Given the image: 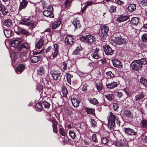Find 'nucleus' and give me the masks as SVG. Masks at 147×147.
Here are the masks:
<instances>
[{"label":"nucleus","mask_w":147,"mask_h":147,"mask_svg":"<svg viewBox=\"0 0 147 147\" xmlns=\"http://www.w3.org/2000/svg\"><path fill=\"white\" fill-rule=\"evenodd\" d=\"M72 103L74 107H77L79 105V103L80 102V101L75 98L71 99Z\"/></svg>","instance_id":"obj_23"},{"label":"nucleus","mask_w":147,"mask_h":147,"mask_svg":"<svg viewBox=\"0 0 147 147\" xmlns=\"http://www.w3.org/2000/svg\"><path fill=\"white\" fill-rule=\"evenodd\" d=\"M136 8V6L135 5L133 4H130L128 7V9L129 11L130 12L134 11Z\"/></svg>","instance_id":"obj_32"},{"label":"nucleus","mask_w":147,"mask_h":147,"mask_svg":"<svg viewBox=\"0 0 147 147\" xmlns=\"http://www.w3.org/2000/svg\"><path fill=\"white\" fill-rule=\"evenodd\" d=\"M25 65L23 64L18 65L17 67L16 72L18 74H20L24 69Z\"/></svg>","instance_id":"obj_21"},{"label":"nucleus","mask_w":147,"mask_h":147,"mask_svg":"<svg viewBox=\"0 0 147 147\" xmlns=\"http://www.w3.org/2000/svg\"><path fill=\"white\" fill-rule=\"evenodd\" d=\"M123 131L127 135L135 136L136 135V133L133 129L130 128H124Z\"/></svg>","instance_id":"obj_14"},{"label":"nucleus","mask_w":147,"mask_h":147,"mask_svg":"<svg viewBox=\"0 0 147 147\" xmlns=\"http://www.w3.org/2000/svg\"><path fill=\"white\" fill-rule=\"evenodd\" d=\"M20 56V52H13L11 53L10 57L12 60L14 61Z\"/></svg>","instance_id":"obj_17"},{"label":"nucleus","mask_w":147,"mask_h":147,"mask_svg":"<svg viewBox=\"0 0 147 147\" xmlns=\"http://www.w3.org/2000/svg\"><path fill=\"white\" fill-rule=\"evenodd\" d=\"M36 110L38 111H41L42 110V109L40 102L37 103L35 105Z\"/></svg>","instance_id":"obj_33"},{"label":"nucleus","mask_w":147,"mask_h":147,"mask_svg":"<svg viewBox=\"0 0 147 147\" xmlns=\"http://www.w3.org/2000/svg\"><path fill=\"white\" fill-rule=\"evenodd\" d=\"M66 77L68 82L69 84H71V78H72L73 76L69 73H67L66 74Z\"/></svg>","instance_id":"obj_37"},{"label":"nucleus","mask_w":147,"mask_h":147,"mask_svg":"<svg viewBox=\"0 0 147 147\" xmlns=\"http://www.w3.org/2000/svg\"><path fill=\"white\" fill-rule=\"evenodd\" d=\"M44 43V40L40 39L38 42L36 44V47L38 49H39L41 48L43 45Z\"/></svg>","instance_id":"obj_29"},{"label":"nucleus","mask_w":147,"mask_h":147,"mask_svg":"<svg viewBox=\"0 0 147 147\" xmlns=\"http://www.w3.org/2000/svg\"><path fill=\"white\" fill-rule=\"evenodd\" d=\"M141 139L143 142L147 143V136L144 135V134L142 135L141 137Z\"/></svg>","instance_id":"obj_50"},{"label":"nucleus","mask_w":147,"mask_h":147,"mask_svg":"<svg viewBox=\"0 0 147 147\" xmlns=\"http://www.w3.org/2000/svg\"><path fill=\"white\" fill-rule=\"evenodd\" d=\"M82 50V47L80 45L78 46L76 49L73 51L72 54L74 55H78L80 54V52Z\"/></svg>","instance_id":"obj_24"},{"label":"nucleus","mask_w":147,"mask_h":147,"mask_svg":"<svg viewBox=\"0 0 147 147\" xmlns=\"http://www.w3.org/2000/svg\"><path fill=\"white\" fill-rule=\"evenodd\" d=\"M28 3L25 0H23L22 2L20 3V7L19 9V11H20L22 9H25L26 8Z\"/></svg>","instance_id":"obj_22"},{"label":"nucleus","mask_w":147,"mask_h":147,"mask_svg":"<svg viewBox=\"0 0 147 147\" xmlns=\"http://www.w3.org/2000/svg\"><path fill=\"white\" fill-rule=\"evenodd\" d=\"M114 66L117 68H120L122 67L121 62L117 59H114L112 60Z\"/></svg>","instance_id":"obj_18"},{"label":"nucleus","mask_w":147,"mask_h":147,"mask_svg":"<svg viewBox=\"0 0 147 147\" xmlns=\"http://www.w3.org/2000/svg\"><path fill=\"white\" fill-rule=\"evenodd\" d=\"M50 74L53 79L56 80H58L61 76V71L58 69L51 70Z\"/></svg>","instance_id":"obj_6"},{"label":"nucleus","mask_w":147,"mask_h":147,"mask_svg":"<svg viewBox=\"0 0 147 147\" xmlns=\"http://www.w3.org/2000/svg\"><path fill=\"white\" fill-rule=\"evenodd\" d=\"M43 86L42 85H39L37 86V89L39 91H41L43 89Z\"/></svg>","instance_id":"obj_60"},{"label":"nucleus","mask_w":147,"mask_h":147,"mask_svg":"<svg viewBox=\"0 0 147 147\" xmlns=\"http://www.w3.org/2000/svg\"><path fill=\"white\" fill-rule=\"evenodd\" d=\"M93 53L92 54V57L96 59H97L101 57V53L102 51L98 48H96L93 51Z\"/></svg>","instance_id":"obj_7"},{"label":"nucleus","mask_w":147,"mask_h":147,"mask_svg":"<svg viewBox=\"0 0 147 147\" xmlns=\"http://www.w3.org/2000/svg\"><path fill=\"white\" fill-rule=\"evenodd\" d=\"M124 42V40L119 37L116 38L115 39H112L111 40V43L114 46L120 45L123 43Z\"/></svg>","instance_id":"obj_10"},{"label":"nucleus","mask_w":147,"mask_h":147,"mask_svg":"<svg viewBox=\"0 0 147 147\" xmlns=\"http://www.w3.org/2000/svg\"><path fill=\"white\" fill-rule=\"evenodd\" d=\"M142 40L144 42H147V34H144L142 36Z\"/></svg>","instance_id":"obj_46"},{"label":"nucleus","mask_w":147,"mask_h":147,"mask_svg":"<svg viewBox=\"0 0 147 147\" xmlns=\"http://www.w3.org/2000/svg\"><path fill=\"white\" fill-rule=\"evenodd\" d=\"M96 40L95 37L91 35H86V42L88 44H91Z\"/></svg>","instance_id":"obj_16"},{"label":"nucleus","mask_w":147,"mask_h":147,"mask_svg":"<svg viewBox=\"0 0 147 147\" xmlns=\"http://www.w3.org/2000/svg\"><path fill=\"white\" fill-rule=\"evenodd\" d=\"M118 84L116 82H113L111 83L107 84L108 88L110 89H113L117 87Z\"/></svg>","instance_id":"obj_25"},{"label":"nucleus","mask_w":147,"mask_h":147,"mask_svg":"<svg viewBox=\"0 0 147 147\" xmlns=\"http://www.w3.org/2000/svg\"><path fill=\"white\" fill-rule=\"evenodd\" d=\"M62 92L64 97H66L68 93L66 87H63L62 89Z\"/></svg>","instance_id":"obj_39"},{"label":"nucleus","mask_w":147,"mask_h":147,"mask_svg":"<svg viewBox=\"0 0 147 147\" xmlns=\"http://www.w3.org/2000/svg\"><path fill=\"white\" fill-rule=\"evenodd\" d=\"M4 33L7 37H9L11 36V31L10 30H4Z\"/></svg>","instance_id":"obj_34"},{"label":"nucleus","mask_w":147,"mask_h":147,"mask_svg":"<svg viewBox=\"0 0 147 147\" xmlns=\"http://www.w3.org/2000/svg\"><path fill=\"white\" fill-rule=\"evenodd\" d=\"M21 24L26 25L29 26L31 27H34V24L33 22L29 19H23L21 21Z\"/></svg>","instance_id":"obj_9"},{"label":"nucleus","mask_w":147,"mask_h":147,"mask_svg":"<svg viewBox=\"0 0 147 147\" xmlns=\"http://www.w3.org/2000/svg\"><path fill=\"white\" fill-rule=\"evenodd\" d=\"M59 133L63 136H64L66 135V133L62 128L59 129Z\"/></svg>","instance_id":"obj_56"},{"label":"nucleus","mask_w":147,"mask_h":147,"mask_svg":"<svg viewBox=\"0 0 147 147\" xmlns=\"http://www.w3.org/2000/svg\"><path fill=\"white\" fill-rule=\"evenodd\" d=\"M22 42L21 38H16L11 42V45L12 47L16 48L18 47L19 45Z\"/></svg>","instance_id":"obj_12"},{"label":"nucleus","mask_w":147,"mask_h":147,"mask_svg":"<svg viewBox=\"0 0 147 147\" xmlns=\"http://www.w3.org/2000/svg\"><path fill=\"white\" fill-rule=\"evenodd\" d=\"M69 134L70 136L72 138L74 139L76 137V135L73 130H69Z\"/></svg>","instance_id":"obj_43"},{"label":"nucleus","mask_w":147,"mask_h":147,"mask_svg":"<svg viewBox=\"0 0 147 147\" xmlns=\"http://www.w3.org/2000/svg\"><path fill=\"white\" fill-rule=\"evenodd\" d=\"M139 22V19L138 18L133 17L131 21V23L133 25H136Z\"/></svg>","instance_id":"obj_31"},{"label":"nucleus","mask_w":147,"mask_h":147,"mask_svg":"<svg viewBox=\"0 0 147 147\" xmlns=\"http://www.w3.org/2000/svg\"><path fill=\"white\" fill-rule=\"evenodd\" d=\"M22 42L21 38H16L11 42V45L12 47L16 48L18 47L19 45Z\"/></svg>","instance_id":"obj_11"},{"label":"nucleus","mask_w":147,"mask_h":147,"mask_svg":"<svg viewBox=\"0 0 147 147\" xmlns=\"http://www.w3.org/2000/svg\"><path fill=\"white\" fill-rule=\"evenodd\" d=\"M146 59L142 58L141 59L134 60L131 63V65L132 69L137 71L141 69L143 65L146 64Z\"/></svg>","instance_id":"obj_2"},{"label":"nucleus","mask_w":147,"mask_h":147,"mask_svg":"<svg viewBox=\"0 0 147 147\" xmlns=\"http://www.w3.org/2000/svg\"><path fill=\"white\" fill-rule=\"evenodd\" d=\"M140 4H142L143 6H145L147 5V0H143L140 1Z\"/></svg>","instance_id":"obj_57"},{"label":"nucleus","mask_w":147,"mask_h":147,"mask_svg":"<svg viewBox=\"0 0 147 147\" xmlns=\"http://www.w3.org/2000/svg\"><path fill=\"white\" fill-rule=\"evenodd\" d=\"M72 24L75 26V29L78 28H80L81 27L80 21L77 18H74L72 22Z\"/></svg>","instance_id":"obj_20"},{"label":"nucleus","mask_w":147,"mask_h":147,"mask_svg":"<svg viewBox=\"0 0 147 147\" xmlns=\"http://www.w3.org/2000/svg\"><path fill=\"white\" fill-rule=\"evenodd\" d=\"M101 142L104 144H106L108 142V140L106 137H104L101 138Z\"/></svg>","instance_id":"obj_51"},{"label":"nucleus","mask_w":147,"mask_h":147,"mask_svg":"<svg viewBox=\"0 0 147 147\" xmlns=\"http://www.w3.org/2000/svg\"><path fill=\"white\" fill-rule=\"evenodd\" d=\"M40 59V57H39L34 56L30 57V61L33 63H36Z\"/></svg>","instance_id":"obj_26"},{"label":"nucleus","mask_w":147,"mask_h":147,"mask_svg":"<svg viewBox=\"0 0 147 147\" xmlns=\"http://www.w3.org/2000/svg\"><path fill=\"white\" fill-rule=\"evenodd\" d=\"M105 97L109 100H112L114 98V96L112 94H108L105 95Z\"/></svg>","instance_id":"obj_40"},{"label":"nucleus","mask_w":147,"mask_h":147,"mask_svg":"<svg viewBox=\"0 0 147 147\" xmlns=\"http://www.w3.org/2000/svg\"><path fill=\"white\" fill-rule=\"evenodd\" d=\"M45 72V70L42 67H39L37 70V74L40 75H43Z\"/></svg>","instance_id":"obj_30"},{"label":"nucleus","mask_w":147,"mask_h":147,"mask_svg":"<svg viewBox=\"0 0 147 147\" xmlns=\"http://www.w3.org/2000/svg\"><path fill=\"white\" fill-rule=\"evenodd\" d=\"M20 56H21V58L23 61H27L29 57L28 55H27L26 52H25L22 53H20Z\"/></svg>","instance_id":"obj_27"},{"label":"nucleus","mask_w":147,"mask_h":147,"mask_svg":"<svg viewBox=\"0 0 147 147\" xmlns=\"http://www.w3.org/2000/svg\"><path fill=\"white\" fill-rule=\"evenodd\" d=\"M120 145L121 146H126L127 145V142L125 140H121Z\"/></svg>","instance_id":"obj_54"},{"label":"nucleus","mask_w":147,"mask_h":147,"mask_svg":"<svg viewBox=\"0 0 147 147\" xmlns=\"http://www.w3.org/2000/svg\"><path fill=\"white\" fill-rule=\"evenodd\" d=\"M115 2L118 4L122 5L124 4L123 2L120 0H115Z\"/></svg>","instance_id":"obj_64"},{"label":"nucleus","mask_w":147,"mask_h":147,"mask_svg":"<svg viewBox=\"0 0 147 147\" xmlns=\"http://www.w3.org/2000/svg\"><path fill=\"white\" fill-rule=\"evenodd\" d=\"M144 97V95L142 94L136 95L135 96L136 99H135L136 100H139L141 98Z\"/></svg>","instance_id":"obj_48"},{"label":"nucleus","mask_w":147,"mask_h":147,"mask_svg":"<svg viewBox=\"0 0 147 147\" xmlns=\"http://www.w3.org/2000/svg\"><path fill=\"white\" fill-rule=\"evenodd\" d=\"M92 140L93 141L95 142V143H97L98 140L96 138V135L95 134H94L92 135Z\"/></svg>","instance_id":"obj_55"},{"label":"nucleus","mask_w":147,"mask_h":147,"mask_svg":"<svg viewBox=\"0 0 147 147\" xmlns=\"http://www.w3.org/2000/svg\"><path fill=\"white\" fill-rule=\"evenodd\" d=\"M110 114L108 119V126L111 129L113 130L115 126V120L117 126L120 125V121L111 112H110Z\"/></svg>","instance_id":"obj_3"},{"label":"nucleus","mask_w":147,"mask_h":147,"mask_svg":"<svg viewBox=\"0 0 147 147\" xmlns=\"http://www.w3.org/2000/svg\"><path fill=\"white\" fill-rule=\"evenodd\" d=\"M59 46L57 44L54 45V48L52 51V53H50V51L52 49V47L51 46H49L45 50V52L47 55L51 59H53L56 57L59 54L58 51Z\"/></svg>","instance_id":"obj_1"},{"label":"nucleus","mask_w":147,"mask_h":147,"mask_svg":"<svg viewBox=\"0 0 147 147\" xmlns=\"http://www.w3.org/2000/svg\"><path fill=\"white\" fill-rule=\"evenodd\" d=\"M15 32L17 34H21L26 36H28L30 34V33L26 29L20 28L18 26H16L14 27Z\"/></svg>","instance_id":"obj_5"},{"label":"nucleus","mask_w":147,"mask_h":147,"mask_svg":"<svg viewBox=\"0 0 147 147\" xmlns=\"http://www.w3.org/2000/svg\"><path fill=\"white\" fill-rule=\"evenodd\" d=\"M140 82L143 85L147 86V79L144 78H142L140 79Z\"/></svg>","instance_id":"obj_42"},{"label":"nucleus","mask_w":147,"mask_h":147,"mask_svg":"<svg viewBox=\"0 0 147 147\" xmlns=\"http://www.w3.org/2000/svg\"><path fill=\"white\" fill-rule=\"evenodd\" d=\"M96 85L97 90L98 91H100L102 88V84L99 82L97 83Z\"/></svg>","instance_id":"obj_41"},{"label":"nucleus","mask_w":147,"mask_h":147,"mask_svg":"<svg viewBox=\"0 0 147 147\" xmlns=\"http://www.w3.org/2000/svg\"><path fill=\"white\" fill-rule=\"evenodd\" d=\"M123 116L125 117H127L132 118L133 117L132 114L129 111H125L123 112Z\"/></svg>","instance_id":"obj_28"},{"label":"nucleus","mask_w":147,"mask_h":147,"mask_svg":"<svg viewBox=\"0 0 147 147\" xmlns=\"http://www.w3.org/2000/svg\"><path fill=\"white\" fill-rule=\"evenodd\" d=\"M115 94L117 96L120 98L122 97L123 96V94L121 92H116L115 93Z\"/></svg>","instance_id":"obj_53"},{"label":"nucleus","mask_w":147,"mask_h":147,"mask_svg":"<svg viewBox=\"0 0 147 147\" xmlns=\"http://www.w3.org/2000/svg\"><path fill=\"white\" fill-rule=\"evenodd\" d=\"M142 125L143 127H146L147 125V121L143 120L142 123Z\"/></svg>","instance_id":"obj_59"},{"label":"nucleus","mask_w":147,"mask_h":147,"mask_svg":"<svg viewBox=\"0 0 147 147\" xmlns=\"http://www.w3.org/2000/svg\"><path fill=\"white\" fill-rule=\"evenodd\" d=\"M129 19V17L127 16L121 15L117 19V21L119 22H121L127 20Z\"/></svg>","instance_id":"obj_19"},{"label":"nucleus","mask_w":147,"mask_h":147,"mask_svg":"<svg viewBox=\"0 0 147 147\" xmlns=\"http://www.w3.org/2000/svg\"><path fill=\"white\" fill-rule=\"evenodd\" d=\"M91 126L92 127H94L95 126L96 124V121L93 119H92L91 121Z\"/></svg>","instance_id":"obj_61"},{"label":"nucleus","mask_w":147,"mask_h":147,"mask_svg":"<svg viewBox=\"0 0 147 147\" xmlns=\"http://www.w3.org/2000/svg\"><path fill=\"white\" fill-rule=\"evenodd\" d=\"M109 30V27L108 26L104 25L101 27V35L103 37H106Z\"/></svg>","instance_id":"obj_8"},{"label":"nucleus","mask_w":147,"mask_h":147,"mask_svg":"<svg viewBox=\"0 0 147 147\" xmlns=\"http://www.w3.org/2000/svg\"><path fill=\"white\" fill-rule=\"evenodd\" d=\"M106 74L108 76H109L110 77H113L114 76V75L113 74L111 71H109L106 73Z\"/></svg>","instance_id":"obj_62"},{"label":"nucleus","mask_w":147,"mask_h":147,"mask_svg":"<svg viewBox=\"0 0 147 147\" xmlns=\"http://www.w3.org/2000/svg\"><path fill=\"white\" fill-rule=\"evenodd\" d=\"M74 38L71 35L67 36L65 39V41L67 45H71L74 42Z\"/></svg>","instance_id":"obj_15"},{"label":"nucleus","mask_w":147,"mask_h":147,"mask_svg":"<svg viewBox=\"0 0 147 147\" xmlns=\"http://www.w3.org/2000/svg\"><path fill=\"white\" fill-rule=\"evenodd\" d=\"M103 48L104 51L106 55H111L113 54V51L109 45H105Z\"/></svg>","instance_id":"obj_13"},{"label":"nucleus","mask_w":147,"mask_h":147,"mask_svg":"<svg viewBox=\"0 0 147 147\" xmlns=\"http://www.w3.org/2000/svg\"><path fill=\"white\" fill-rule=\"evenodd\" d=\"M88 100L91 103L94 105H96L98 103L97 100L95 98H89Z\"/></svg>","instance_id":"obj_38"},{"label":"nucleus","mask_w":147,"mask_h":147,"mask_svg":"<svg viewBox=\"0 0 147 147\" xmlns=\"http://www.w3.org/2000/svg\"><path fill=\"white\" fill-rule=\"evenodd\" d=\"M5 26L9 27L11 26L12 24L11 21L10 20L8 19L5 20L4 23Z\"/></svg>","instance_id":"obj_35"},{"label":"nucleus","mask_w":147,"mask_h":147,"mask_svg":"<svg viewBox=\"0 0 147 147\" xmlns=\"http://www.w3.org/2000/svg\"><path fill=\"white\" fill-rule=\"evenodd\" d=\"M116 7L114 6H112L110 7V11L111 12H113L116 10Z\"/></svg>","instance_id":"obj_58"},{"label":"nucleus","mask_w":147,"mask_h":147,"mask_svg":"<svg viewBox=\"0 0 147 147\" xmlns=\"http://www.w3.org/2000/svg\"><path fill=\"white\" fill-rule=\"evenodd\" d=\"M71 2V0H66L65 2V6L67 8H69L70 6V4Z\"/></svg>","instance_id":"obj_47"},{"label":"nucleus","mask_w":147,"mask_h":147,"mask_svg":"<svg viewBox=\"0 0 147 147\" xmlns=\"http://www.w3.org/2000/svg\"><path fill=\"white\" fill-rule=\"evenodd\" d=\"M22 47L24 49H29L28 46L27 44L26 43H24L22 45Z\"/></svg>","instance_id":"obj_63"},{"label":"nucleus","mask_w":147,"mask_h":147,"mask_svg":"<svg viewBox=\"0 0 147 147\" xmlns=\"http://www.w3.org/2000/svg\"><path fill=\"white\" fill-rule=\"evenodd\" d=\"M42 105L44 106L45 108H48L49 107L50 104L47 101H44L42 103Z\"/></svg>","instance_id":"obj_52"},{"label":"nucleus","mask_w":147,"mask_h":147,"mask_svg":"<svg viewBox=\"0 0 147 147\" xmlns=\"http://www.w3.org/2000/svg\"><path fill=\"white\" fill-rule=\"evenodd\" d=\"M53 123V130L54 132L57 133V122L55 120H52Z\"/></svg>","instance_id":"obj_36"},{"label":"nucleus","mask_w":147,"mask_h":147,"mask_svg":"<svg viewBox=\"0 0 147 147\" xmlns=\"http://www.w3.org/2000/svg\"><path fill=\"white\" fill-rule=\"evenodd\" d=\"M61 23V21H58L56 24H54L52 26V28L53 29H55L57 27H59Z\"/></svg>","instance_id":"obj_44"},{"label":"nucleus","mask_w":147,"mask_h":147,"mask_svg":"<svg viewBox=\"0 0 147 147\" xmlns=\"http://www.w3.org/2000/svg\"><path fill=\"white\" fill-rule=\"evenodd\" d=\"M67 64L65 62H63L61 66V68L62 70L64 72L65 70L67 69Z\"/></svg>","instance_id":"obj_49"},{"label":"nucleus","mask_w":147,"mask_h":147,"mask_svg":"<svg viewBox=\"0 0 147 147\" xmlns=\"http://www.w3.org/2000/svg\"><path fill=\"white\" fill-rule=\"evenodd\" d=\"M44 9V11L43 12V13L44 16L50 18H54V15L53 13V9L52 6L49 5Z\"/></svg>","instance_id":"obj_4"},{"label":"nucleus","mask_w":147,"mask_h":147,"mask_svg":"<svg viewBox=\"0 0 147 147\" xmlns=\"http://www.w3.org/2000/svg\"><path fill=\"white\" fill-rule=\"evenodd\" d=\"M85 110L88 114H93L94 112V110L92 109L86 108Z\"/></svg>","instance_id":"obj_45"}]
</instances>
